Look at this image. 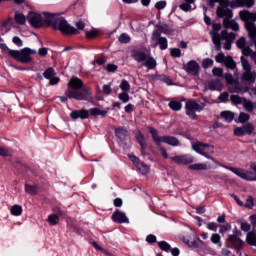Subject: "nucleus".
Returning <instances> with one entry per match:
<instances>
[{"instance_id": "nucleus-1", "label": "nucleus", "mask_w": 256, "mask_h": 256, "mask_svg": "<svg viewBox=\"0 0 256 256\" xmlns=\"http://www.w3.org/2000/svg\"><path fill=\"white\" fill-rule=\"evenodd\" d=\"M217 17L223 18V25L226 29H232V31H239V24L233 18V12L227 6H219L216 11Z\"/></svg>"}, {"instance_id": "nucleus-2", "label": "nucleus", "mask_w": 256, "mask_h": 256, "mask_svg": "<svg viewBox=\"0 0 256 256\" xmlns=\"http://www.w3.org/2000/svg\"><path fill=\"white\" fill-rule=\"evenodd\" d=\"M240 19L245 23L246 30L250 39H256V13L247 10L239 13Z\"/></svg>"}, {"instance_id": "nucleus-3", "label": "nucleus", "mask_w": 256, "mask_h": 256, "mask_svg": "<svg viewBox=\"0 0 256 256\" xmlns=\"http://www.w3.org/2000/svg\"><path fill=\"white\" fill-rule=\"evenodd\" d=\"M9 55L20 63H31L33 57L31 55H37V50L31 48H23L22 50H9Z\"/></svg>"}, {"instance_id": "nucleus-4", "label": "nucleus", "mask_w": 256, "mask_h": 256, "mask_svg": "<svg viewBox=\"0 0 256 256\" xmlns=\"http://www.w3.org/2000/svg\"><path fill=\"white\" fill-rule=\"evenodd\" d=\"M192 149L195 151V153L206 157V159H210V161H213V163H216V165L219 164V162H217L213 157L209 156L215 153V148L213 146L198 141L192 142Z\"/></svg>"}, {"instance_id": "nucleus-5", "label": "nucleus", "mask_w": 256, "mask_h": 256, "mask_svg": "<svg viewBox=\"0 0 256 256\" xmlns=\"http://www.w3.org/2000/svg\"><path fill=\"white\" fill-rule=\"evenodd\" d=\"M65 95L68 99H76V101H91L93 99V93L89 87H84L81 91L68 89L65 91Z\"/></svg>"}, {"instance_id": "nucleus-6", "label": "nucleus", "mask_w": 256, "mask_h": 256, "mask_svg": "<svg viewBox=\"0 0 256 256\" xmlns=\"http://www.w3.org/2000/svg\"><path fill=\"white\" fill-rule=\"evenodd\" d=\"M57 29L63 35H79V30L67 23V20L63 18L58 20Z\"/></svg>"}, {"instance_id": "nucleus-7", "label": "nucleus", "mask_w": 256, "mask_h": 256, "mask_svg": "<svg viewBox=\"0 0 256 256\" xmlns=\"http://www.w3.org/2000/svg\"><path fill=\"white\" fill-rule=\"evenodd\" d=\"M59 18L57 14H51L48 12H43L42 13V21H43V26L45 27H52L53 29H57V24L59 23Z\"/></svg>"}, {"instance_id": "nucleus-8", "label": "nucleus", "mask_w": 256, "mask_h": 256, "mask_svg": "<svg viewBox=\"0 0 256 256\" xmlns=\"http://www.w3.org/2000/svg\"><path fill=\"white\" fill-rule=\"evenodd\" d=\"M28 23L34 27V29H39L43 27V13L39 14L37 12H29L27 15Z\"/></svg>"}, {"instance_id": "nucleus-9", "label": "nucleus", "mask_w": 256, "mask_h": 256, "mask_svg": "<svg viewBox=\"0 0 256 256\" xmlns=\"http://www.w3.org/2000/svg\"><path fill=\"white\" fill-rule=\"evenodd\" d=\"M186 114L190 119H195L197 117V111H201V105L196 103L194 100H189L186 102Z\"/></svg>"}, {"instance_id": "nucleus-10", "label": "nucleus", "mask_w": 256, "mask_h": 256, "mask_svg": "<svg viewBox=\"0 0 256 256\" xmlns=\"http://www.w3.org/2000/svg\"><path fill=\"white\" fill-rule=\"evenodd\" d=\"M213 30L210 32V35L212 37V41L216 47L217 51L221 50V34L217 33L218 31H221V24H213L212 25Z\"/></svg>"}, {"instance_id": "nucleus-11", "label": "nucleus", "mask_w": 256, "mask_h": 256, "mask_svg": "<svg viewBox=\"0 0 256 256\" xmlns=\"http://www.w3.org/2000/svg\"><path fill=\"white\" fill-rule=\"evenodd\" d=\"M171 161L176 163V165H189L195 161V158L190 154H185L180 156H173L171 157Z\"/></svg>"}, {"instance_id": "nucleus-12", "label": "nucleus", "mask_w": 256, "mask_h": 256, "mask_svg": "<svg viewBox=\"0 0 256 256\" xmlns=\"http://www.w3.org/2000/svg\"><path fill=\"white\" fill-rule=\"evenodd\" d=\"M184 71L188 73V75H193L194 77H197L199 75V63L195 60L189 61L187 64L183 67Z\"/></svg>"}, {"instance_id": "nucleus-13", "label": "nucleus", "mask_w": 256, "mask_h": 256, "mask_svg": "<svg viewBox=\"0 0 256 256\" xmlns=\"http://www.w3.org/2000/svg\"><path fill=\"white\" fill-rule=\"evenodd\" d=\"M112 219L115 221V223H129V218L127 217V214L119 210H116L112 214Z\"/></svg>"}, {"instance_id": "nucleus-14", "label": "nucleus", "mask_w": 256, "mask_h": 256, "mask_svg": "<svg viewBox=\"0 0 256 256\" xmlns=\"http://www.w3.org/2000/svg\"><path fill=\"white\" fill-rule=\"evenodd\" d=\"M71 119H89V111L88 110H75L70 113Z\"/></svg>"}, {"instance_id": "nucleus-15", "label": "nucleus", "mask_w": 256, "mask_h": 256, "mask_svg": "<svg viewBox=\"0 0 256 256\" xmlns=\"http://www.w3.org/2000/svg\"><path fill=\"white\" fill-rule=\"evenodd\" d=\"M68 87L75 91H79V89H83V80L77 77H72L68 82Z\"/></svg>"}, {"instance_id": "nucleus-16", "label": "nucleus", "mask_w": 256, "mask_h": 256, "mask_svg": "<svg viewBox=\"0 0 256 256\" xmlns=\"http://www.w3.org/2000/svg\"><path fill=\"white\" fill-rule=\"evenodd\" d=\"M227 240L233 245V247H235V249H241V247H243V240H241L237 235H228Z\"/></svg>"}, {"instance_id": "nucleus-17", "label": "nucleus", "mask_w": 256, "mask_h": 256, "mask_svg": "<svg viewBox=\"0 0 256 256\" xmlns=\"http://www.w3.org/2000/svg\"><path fill=\"white\" fill-rule=\"evenodd\" d=\"M160 143H166L167 145H171L172 147L179 146V139L173 136H162L160 137Z\"/></svg>"}, {"instance_id": "nucleus-18", "label": "nucleus", "mask_w": 256, "mask_h": 256, "mask_svg": "<svg viewBox=\"0 0 256 256\" xmlns=\"http://www.w3.org/2000/svg\"><path fill=\"white\" fill-rule=\"evenodd\" d=\"M188 169L191 171H207L211 169V165L207 163H196V164H191Z\"/></svg>"}, {"instance_id": "nucleus-19", "label": "nucleus", "mask_w": 256, "mask_h": 256, "mask_svg": "<svg viewBox=\"0 0 256 256\" xmlns=\"http://www.w3.org/2000/svg\"><path fill=\"white\" fill-rule=\"evenodd\" d=\"M132 57L135 61H138V63H143V61L147 60V53L140 50H134L132 52Z\"/></svg>"}, {"instance_id": "nucleus-20", "label": "nucleus", "mask_w": 256, "mask_h": 256, "mask_svg": "<svg viewBox=\"0 0 256 256\" xmlns=\"http://www.w3.org/2000/svg\"><path fill=\"white\" fill-rule=\"evenodd\" d=\"M208 89L211 91H221V89H223V84L219 79L212 80L208 83Z\"/></svg>"}, {"instance_id": "nucleus-21", "label": "nucleus", "mask_w": 256, "mask_h": 256, "mask_svg": "<svg viewBox=\"0 0 256 256\" xmlns=\"http://www.w3.org/2000/svg\"><path fill=\"white\" fill-rule=\"evenodd\" d=\"M180 9L182 11H191L193 9V5L195 3V0H180Z\"/></svg>"}, {"instance_id": "nucleus-22", "label": "nucleus", "mask_w": 256, "mask_h": 256, "mask_svg": "<svg viewBox=\"0 0 256 256\" xmlns=\"http://www.w3.org/2000/svg\"><path fill=\"white\" fill-rule=\"evenodd\" d=\"M88 113H90V115H92L93 117H97L100 115V117H105V115H107V113H109V108H107L106 110H101L99 108H91Z\"/></svg>"}, {"instance_id": "nucleus-23", "label": "nucleus", "mask_w": 256, "mask_h": 256, "mask_svg": "<svg viewBox=\"0 0 256 256\" xmlns=\"http://www.w3.org/2000/svg\"><path fill=\"white\" fill-rule=\"evenodd\" d=\"M210 241L212 245H215L216 247H223V243L221 242V235L219 233L211 234Z\"/></svg>"}, {"instance_id": "nucleus-24", "label": "nucleus", "mask_w": 256, "mask_h": 256, "mask_svg": "<svg viewBox=\"0 0 256 256\" xmlns=\"http://www.w3.org/2000/svg\"><path fill=\"white\" fill-rule=\"evenodd\" d=\"M235 37V33H227V30H223L220 34V42L224 40L233 43V41H235Z\"/></svg>"}, {"instance_id": "nucleus-25", "label": "nucleus", "mask_w": 256, "mask_h": 256, "mask_svg": "<svg viewBox=\"0 0 256 256\" xmlns=\"http://www.w3.org/2000/svg\"><path fill=\"white\" fill-rule=\"evenodd\" d=\"M144 61V67H147V69H155L157 67V60L153 57L146 56V60Z\"/></svg>"}, {"instance_id": "nucleus-26", "label": "nucleus", "mask_w": 256, "mask_h": 256, "mask_svg": "<svg viewBox=\"0 0 256 256\" xmlns=\"http://www.w3.org/2000/svg\"><path fill=\"white\" fill-rule=\"evenodd\" d=\"M221 119H223L224 121H226V123H231V121H233L235 114H233V112L231 111H223L220 115Z\"/></svg>"}, {"instance_id": "nucleus-27", "label": "nucleus", "mask_w": 256, "mask_h": 256, "mask_svg": "<svg viewBox=\"0 0 256 256\" xmlns=\"http://www.w3.org/2000/svg\"><path fill=\"white\" fill-rule=\"evenodd\" d=\"M10 213L11 215H13L14 217H20V215L23 214V207H21V205H13L10 208Z\"/></svg>"}, {"instance_id": "nucleus-28", "label": "nucleus", "mask_w": 256, "mask_h": 256, "mask_svg": "<svg viewBox=\"0 0 256 256\" xmlns=\"http://www.w3.org/2000/svg\"><path fill=\"white\" fill-rule=\"evenodd\" d=\"M246 243H248V245H251L252 247H256V233L255 232L247 233Z\"/></svg>"}, {"instance_id": "nucleus-29", "label": "nucleus", "mask_w": 256, "mask_h": 256, "mask_svg": "<svg viewBox=\"0 0 256 256\" xmlns=\"http://www.w3.org/2000/svg\"><path fill=\"white\" fill-rule=\"evenodd\" d=\"M243 79H244V81H249L250 83H255L256 73L251 72V70H248L243 74Z\"/></svg>"}, {"instance_id": "nucleus-30", "label": "nucleus", "mask_w": 256, "mask_h": 256, "mask_svg": "<svg viewBox=\"0 0 256 256\" xmlns=\"http://www.w3.org/2000/svg\"><path fill=\"white\" fill-rule=\"evenodd\" d=\"M240 7H247L251 9L255 5V0H236Z\"/></svg>"}, {"instance_id": "nucleus-31", "label": "nucleus", "mask_w": 256, "mask_h": 256, "mask_svg": "<svg viewBox=\"0 0 256 256\" xmlns=\"http://www.w3.org/2000/svg\"><path fill=\"white\" fill-rule=\"evenodd\" d=\"M242 105L244 107V109L246 111H248V113H251L253 111V109H255V107L253 106V102L249 101L247 99L244 98Z\"/></svg>"}, {"instance_id": "nucleus-32", "label": "nucleus", "mask_w": 256, "mask_h": 256, "mask_svg": "<svg viewBox=\"0 0 256 256\" xmlns=\"http://www.w3.org/2000/svg\"><path fill=\"white\" fill-rule=\"evenodd\" d=\"M169 107L172 111H181L183 106L181 105V102L173 100L169 102Z\"/></svg>"}, {"instance_id": "nucleus-33", "label": "nucleus", "mask_w": 256, "mask_h": 256, "mask_svg": "<svg viewBox=\"0 0 256 256\" xmlns=\"http://www.w3.org/2000/svg\"><path fill=\"white\" fill-rule=\"evenodd\" d=\"M25 191L29 194V195H37V192L39 191V189L37 188V186H33V185H25Z\"/></svg>"}, {"instance_id": "nucleus-34", "label": "nucleus", "mask_w": 256, "mask_h": 256, "mask_svg": "<svg viewBox=\"0 0 256 256\" xmlns=\"http://www.w3.org/2000/svg\"><path fill=\"white\" fill-rule=\"evenodd\" d=\"M14 19L16 23H18V25H25L27 21V19L25 18V15L21 13H16Z\"/></svg>"}, {"instance_id": "nucleus-35", "label": "nucleus", "mask_w": 256, "mask_h": 256, "mask_svg": "<svg viewBox=\"0 0 256 256\" xmlns=\"http://www.w3.org/2000/svg\"><path fill=\"white\" fill-rule=\"evenodd\" d=\"M230 101H232L234 105H243V101H245V98H241L239 95H232L230 97Z\"/></svg>"}, {"instance_id": "nucleus-36", "label": "nucleus", "mask_w": 256, "mask_h": 256, "mask_svg": "<svg viewBox=\"0 0 256 256\" xmlns=\"http://www.w3.org/2000/svg\"><path fill=\"white\" fill-rule=\"evenodd\" d=\"M137 169L142 173V175H147V173H149V166L143 162L138 164Z\"/></svg>"}, {"instance_id": "nucleus-37", "label": "nucleus", "mask_w": 256, "mask_h": 256, "mask_svg": "<svg viewBox=\"0 0 256 256\" xmlns=\"http://www.w3.org/2000/svg\"><path fill=\"white\" fill-rule=\"evenodd\" d=\"M120 89L124 93H128V91L131 90V85L129 84V82L127 80H122V82L120 84Z\"/></svg>"}, {"instance_id": "nucleus-38", "label": "nucleus", "mask_w": 256, "mask_h": 256, "mask_svg": "<svg viewBox=\"0 0 256 256\" xmlns=\"http://www.w3.org/2000/svg\"><path fill=\"white\" fill-rule=\"evenodd\" d=\"M225 66L229 69H235V61L231 56L226 57V60H224Z\"/></svg>"}, {"instance_id": "nucleus-39", "label": "nucleus", "mask_w": 256, "mask_h": 256, "mask_svg": "<svg viewBox=\"0 0 256 256\" xmlns=\"http://www.w3.org/2000/svg\"><path fill=\"white\" fill-rule=\"evenodd\" d=\"M245 135H251L255 131V126L251 123H248L243 126Z\"/></svg>"}, {"instance_id": "nucleus-40", "label": "nucleus", "mask_w": 256, "mask_h": 256, "mask_svg": "<svg viewBox=\"0 0 256 256\" xmlns=\"http://www.w3.org/2000/svg\"><path fill=\"white\" fill-rule=\"evenodd\" d=\"M48 223L49 225H57V223H59V216H57L56 214L49 215Z\"/></svg>"}, {"instance_id": "nucleus-41", "label": "nucleus", "mask_w": 256, "mask_h": 256, "mask_svg": "<svg viewBox=\"0 0 256 256\" xmlns=\"http://www.w3.org/2000/svg\"><path fill=\"white\" fill-rule=\"evenodd\" d=\"M115 133L118 139H124V137L127 135V130L125 128H118L115 130Z\"/></svg>"}, {"instance_id": "nucleus-42", "label": "nucleus", "mask_w": 256, "mask_h": 256, "mask_svg": "<svg viewBox=\"0 0 256 256\" xmlns=\"http://www.w3.org/2000/svg\"><path fill=\"white\" fill-rule=\"evenodd\" d=\"M229 89L231 93H241V88L237 82H233L231 85H229Z\"/></svg>"}, {"instance_id": "nucleus-43", "label": "nucleus", "mask_w": 256, "mask_h": 256, "mask_svg": "<svg viewBox=\"0 0 256 256\" xmlns=\"http://www.w3.org/2000/svg\"><path fill=\"white\" fill-rule=\"evenodd\" d=\"M45 79H51L55 77V70L53 68H48L44 73H43Z\"/></svg>"}, {"instance_id": "nucleus-44", "label": "nucleus", "mask_w": 256, "mask_h": 256, "mask_svg": "<svg viewBox=\"0 0 256 256\" xmlns=\"http://www.w3.org/2000/svg\"><path fill=\"white\" fill-rule=\"evenodd\" d=\"M158 43L160 45V49H162V50H165V49H167V47H169V44L167 42V38L160 37L158 39Z\"/></svg>"}, {"instance_id": "nucleus-45", "label": "nucleus", "mask_w": 256, "mask_h": 256, "mask_svg": "<svg viewBox=\"0 0 256 256\" xmlns=\"http://www.w3.org/2000/svg\"><path fill=\"white\" fill-rule=\"evenodd\" d=\"M241 63L245 72L251 71V64H249V61H247L243 56L241 57Z\"/></svg>"}, {"instance_id": "nucleus-46", "label": "nucleus", "mask_w": 256, "mask_h": 256, "mask_svg": "<svg viewBox=\"0 0 256 256\" xmlns=\"http://www.w3.org/2000/svg\"><path fill=\"white\" fill-rule=\"evenodd\" d=\"M249 114L245 113V112H241L239 114V117H238V121L239 123H247V121H249Z\"/></svg>"}, {"instance_id": "nucleus-47", "label": "nucleus", "mask_w": 256, "mask_h": 256, "mask_svg": "<svg viewBox=\"0 0 256 256\" xmlns=\"http://www.w3.org/2000/svg\"><path fill=\"white\" fill-rule=\"evenodd\" d=\"M155 143H157V145H159V143H161V137L157 136V130H155L154 128H150L149 129Z\"/></svg>"}, {"instance_id": "nucleus-48", "label": "nucleus", "mask_w": 256, "mask_h": 256, "mask_svg": "<svg viewBox=\"0 0 256 256\" xmlns=\"http://www.w3.org/2000/svg\"><path fill=\"white\" fill-rule=\"evenodd\" d=\"M102 93L106 96L111 95V93H113V90L111 89V84L103 85Z\"/></svg>"}, {"instance_id": "nucleus-49", "label": "nucleus", "mask_w": 256, "mask_h": 256, "mask_svg": "<svg viewBox=\"0 0 256 256\" xmlns=\"http://www.w3.org/2000/svg\"><path fill=\"white\" fill-rule=\"evenodd\" d=\"M118 99L122 101V103H129V94L127 92H122L119 94Z\"/></svg>"}, {"instance_id": "nucleus-50", "label": "nucleus", "mask_w": 256, "mask_h": 256, "mask_svg": "<svg viewBox=\"0 0 256 256\" xmlns=\"http://www.w3.org/2000/svg\"><path fill=\"white\" fill-rule=\"evenodd\" d=\"M202 67L204 69H209V67H213V59L206 58L202 61Z\"/></svg>"}, {"instance_id": "nucleus-51", "label": "nucleus", "mask_w": 256, "mask_h": 256, "mask_svg": "<svg viewBox=\"0 0 256 256\" xmlns=\"http://www.w3.org/2000/svg\"><path fill=\"white\" fill-rule=\"evenodd\" d=\"M12 151L9 148L0 147V155L1 157H9L11 155Z\"/></svg>"}, {"instance_id": "nucleus-52", "label": "nucleus", "mask_w": 256, "mask_h": 256, "mask_svg": "<svg viewBox=\"0 0 256 256\" xmlns=\"http://www.w3.org/2000/svg\"><path fill=\"white\" fill-rule=\"evenodd\" d=\"M227 231H231V225L229 223L219 226V233L223 234L227 233Z\"/></svg>"}, {"instance_id": "nucleus-53", "label": "nucleus", "mask_w": 256, "mask_h": 256, "mask_svg": "<svg viewBox=\"0 0 256 256\" xmlns=\"http://www.w3.org/2000/svg\"><path fill=\"white\" fill-rule=\"evenodd\" d=\"M118 41H120V43H129V41H131V37H129V35L123 33L119 36Z\"/></svg>"}, {"instance_id": "nucleus-54", "label": "nucleus", "mask_w": 256, "mask_h": 256, "mask_svg": "<svg viewBox=\"0 0 256 256\" xmlns=\"http://www.w3.org/2000/svg\"><path fill=\"white\" fill-rule=\"evenodd\" d=\"M158 246L162 251H169V249H171V245L165 241L158 242Z\"/></svg>"}, {"instance_id": "nucleus-55", "label": "nucleus", "mask_w": 256, "mask_h": 256, "mask_svg": "<svg viewBox=\"0 0 256 256\" xmlns=\"http://www.w3.org/2000/svg\"><path fill=\"white\" fill-rule=\"evenodd\" d=\"M170 55H171V57H176V58L181 57V49H179V48H172L170 50Z\"/></svg>"}, {"instance_id": "nucleus-56", "label": "nucleus", "mask_w": 256, "mask_h": 256, "mask_svg": "<svg viewBox=\"0 0 256 256\" xmlns=\"http://www.w3.org/2000/svg\"><path fill=\"white\" fill-rule=\"evenodd\" d=\"M206 228L208 229V231H217V229L219 228V225H217V223L215 222H210L206 224Z\"/></svg>"}, {"instance_id": "nucleus-57", "label": "nucleus", "mask_w": 256, "mask_h": 256, "mask_svg": "<svg viewBox=\"0 0 256 256\" xmlns=\"http://www.w3.org/2000/svg\"><path fill=\"white\" fill-rule=\"evenodd\" d=\"M234 135H236V137H243L245 136V129L242 127H238L234 130Z\"/></svg>"}, {"instance_id": "nucleus-58", "label": "nucleus", "mask_w": 256, "mask_h": 256, "mask_svg": "<svg viewBox=\"0 0 256 256\" xmlns=\"http://www.w3.org/2000/svg\"><path fill=\"white\" fill-rule=\"evenodd\" d=\"M255 205V200H253V197L249 196L246 200L245 207L247 209H253V206Z\"/></svg>"}, {"instance_id": "nucleus-59", "label": "nucleus", "mask_w": 256, "mask_h": 256, "mask_svg": "<svg viewBox=\"0 0 256 256\" xmlns=\"http://www.w3.org/2000/svg\"><path fill=\"white\" fill-rule=\"evenodd\" d=\"M246 43L247 41L245 40V37H241L239 40H237L236 45L239 49H243Z\"/></svg>"}, {"instance_id": "nucleus-60", "label": "nucleus", "mask_w": 256, "mask_h": 256, "mask_svg": "<svg viewBox=\"0 0 256 256\" xmlns=\"http://www.w3.org/2000/svg\"><path fill=\"white\" fill-rule=\"evenodd\" d=\"M226 59H227V57H225V54H223V53H219L215 57V60H216L217 63H225Z\"/></svg>"}, {"instance_id": "nucleus-61", "label": "nucleus", "mask_w": 256, "mask_h": 256, "mask_svg": "<svg viewBox=\"0 0 256 256\" xmlns=\"http://www.w3.org/2000/svg\"><path fill=\"white\" fill-rule=\"evenodd\" d=\"M212 73L215 77H223V69L213 68Z\"/></svg>"}, {"instance_id": "nucleus-62", "label": "nucleus", "mask_w": 256, "mask_h": 256, "mask_svg": "<svg viewBox=\"0 0 256 256\" xmlns=\"http://www.w3.org/2000/svg\"><path fill=\"white\" fill-rule=\"evenodd\" d=\"M12 41L14 45H17V47H23V40H21V38L15 36Z\"/></svg>"}, {"instance_id": "nucleus-63", "label": "nucleus", "mask_w": 256, "mask_h": 256, "mask_svg": "<svg viewBox=\"0 0 256 256\" xmlns=\"http://www.w3.org/2000/svg\"><path fill=\"white\" fill-rule=\"evenodd\" d=\"M219 101H221V103H225V101H229V93L224 92L222 93L219 97H218Z\"/></svg>"}, {"instance_id": "nucleus-64", "label": "nucleus", "mask_w": 256, "mask_h": 256, "mask_svg": "<svg viewBox=\"0 0 256 256\" xmlns=\"http://www.w3.org/2000/svg\"><path fill=\"white\" fill-rule=\"evenodd\" d=\"M96 35H98L97 30H91L89 32H86L87 39H94Z\"/></svg>"}]
</instances>
